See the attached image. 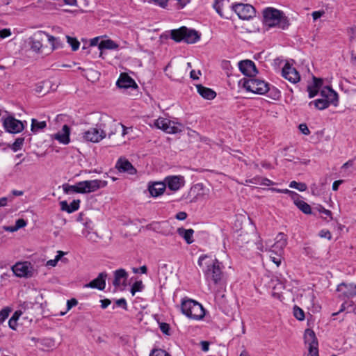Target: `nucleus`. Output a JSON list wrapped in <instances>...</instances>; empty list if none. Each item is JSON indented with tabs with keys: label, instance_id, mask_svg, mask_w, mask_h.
Returning <instances> with one entry per match:
<instances>
[{
	"label": "nucleus",
	"instance_id": "obj_1",
	"mask_svg": "<svg viewBox=\"0 0 356 356\" xmlns=\"http://www.w3.org/2000/svg\"><path fill=\"white\" fill-rule=\"evenodd\" d=\"M198 265L202 267L205 280L209 286L222 287L225 285L227 275L223 271L224 265L216 258L203 254L198 259Z\"/></svg>",
	"mask_w": 356,
	"mask_h": 356
},
{
	"label": "nucleus",
	"instance_id": "obj_2",
	"mask_svg": "<svg viewBox=\"0 0 356 356\" xmlns=\"http://www.w3.org/2000/svg\"><path fill=\"white\" fill-rule=\"evenodd\" d=\"M264 24L270 27H277L282 30L287 29L290 26L288 17L283 11L274 8H266L263 11Z\"/></svg>",
	"mask_w": 356,
	"mask_h": 356
},
{
	"label": "nucleus",
	"instance_id": "obj_3",
	"mask_svg": "<svg viewBox=\"0 0 356 356\" xmlns=\"http://www.w3.org/2000/svg\"><path fill=\"white\" fill-rule=\"evenodd\" d=\"M170 35L171 38L176 42L184 41L188 44L196 43L200 41L201 38L200 32L186 26L171 30Z\"/></svg>",
	"mask_w": 356,
	"mask_h": 356
},
{
	"label": "nucleus",
	"instance_id": "obj_4",
	"mask_svg": "<svg viewBox=\"0 0 356 356\" xmlns=\"http://www.w3.org/2000/svg\"><path fill=\"white\" fill-rule=\"evenodd\" d=\"M238 86L254 94L264 95L269 90V84L261 79L243 78L238 81Z\"/></svg>",
	"mask_w": 356,
	"mask_h": 356
},
{
	"label": "nucleus",
	"instance_id": "obj_5",
	"mask_svg": "<svg viewBox=\"0 0 356 356\" xmlns=\"http://www.w3.org/2000/svg\"><path fill=\"white\" fill-rule=\"evenodd\" d=\"M181 309L184 314L192 319L200 320L205 315L202 305L191 299L184 300L181 302Z\"/></svg>",
	"mask_w": 356,
	"mask_h": 356
},
{
	"label": "nucleus",
	"instance_id": "obj_6",
	"mask_svg": "<svg viewBox=\"0 0 356 356\" xmlns=\"http://www.w3.org/2000/svg\"><path fill=\"white\" fill-rule=\"evenodd\" d=\"M232 10L241 19L248 20L255 16L256 10L250 4L237 3L232 6Z\"/></svg>",
	"mask_w": 356,
	"mask_h": 356
},
{
	"label": "nucleus",
	"instance_id": "obj_7",
	"mask_svg": "<svg viewBox=\"0 0 356 356\" xmlns=\"http://www.w3.org/2000/svg\"><path fill=\"white\" fill-rule=\"evenodd\" d=\"M56 49V46H24L22 49L28 57L37 58L40 55H47Z\"/></svg>",
	"mask_w": 356,
	"mask_h": 356
},
{
	"label": "nucleus",
	"instance_id": "obj_8",
	"mask_svg": "<svg viewBox=\"0 0 356 356\" xmlns=\"http://www.w3.org/2000/svg\"><path fill=\"white\" fill-rule=\"evenodd\" d=\"M81 193H90L104 188L107 185V181L100 179L86 180L79 181Z\"/></svg>",
	"mask_w": 356,
	"mask_h": 356
},
{
	"label": "nucleus",
	"instance_id": "obj_9",
	"mask_svg": "<svg viewBox=\"0 0 356 356\" xmlns=\"http://www.w3.org/2000/svg\"><path fill=\"white\" fill-rule=\"evenodd\" d=\"M305 343L309 345L307 356H318V340L315 332L311 329H307L304 335Z\"/></svg>",
	"mask_w": 356,
	"mask_h": 356
},
{
	"label": "nucleus",
	"instance_id": "obj_10",
	"mask_svg": "<svg viewBox=\"0 0 356 356\" xmlns=\"http://www.w3.org/2000/svg\"><path fill=\"white\" fill-rule=\"evenodd\" d=\"M337 291L341 300L353 298L356 296V284L342 282L337 286Z\"/></svg>",
	"mask_w": 356,
	"mask_h": 356
},
{
	"label": "nucleus",
	"instance_id": "obj_11",
	"mask_svg": "<svg viewBox=\"0 0 356 356\" xmlns=\"http://www.w3.org/2000/svg\"><path fill=\"white\" fill-rule=\"evenodd\" d=\"M83 138L88 142L99 143L106 136V132L98 127H92L82 133Z\"/></svg>",
	"mask_w": 356,
	"mask_h": 356
},
{
	"label": "nucleus",
	"instance_id": "obj_12",
	"mask_svg": "<svg viewBox=\"0 0 356 356\" xmlns=\"http://www.w3.org/2000/svg\"><path fill=\"white\" fill-rule=\"evenodd\" d=\"M3 125L6 131L11 134L20 133L25 127L23 122L11 116L4 119Z\"/></svg>",
	"mask_w": 356,
	"mask_h": 356
},
{
	"label": "nucleus",
	"instance_id": "obj_13",
	"mask_svg": "<svg viewBox=\"0 0 356 356\" xmlns=\"http://www.w3.org/2000/svg\"><path fill=\"white\" fill-rule=\"evenodd\" d=\"M12 269L14 274L19 277H31L33 274V268L29 262L17 263Z\"/></svg>",
	"mask_w": 356,
	"mask_h": 356
},
{
	"label": "nucleus",
	"instance_id": "obj_14",
	"mask_svg": "<svg viewBox=\"0 0 356 356\" xmlns=\"http://www.w3.org/2000/svg\"><path fill=\"white\" fill-rule=\"evenodd\" d=\"M154 125L167 134H175L179 131V129L175 126V122L167 118H158L154 121Z\"/></svg>",
	"mask_w": 356,
	"mask_h": 356
},
{
	"label": "nucleus",
	"instance_id": "obj_15",
	"mask_svg": "<svg viewBox=\"0 0 356 356\" xmlns=\"http://www.w3.org/2000/svg\"><path fill=\"white\" fill-rule=\"evenodd\" d=\"M165 187L173 191H178L184 185V178L181 175L168 176L164 179Z\"/></svg>",
	"mask_w": 356,
	"mask_h": 356
},
{
	"label": "nucleus",
	"instance_id": "obj_16",
	"mask_svg": "<svg viewBox=\"0 0 356 356\" xmlns=\"http://www.w3.org/2000/svg\"><path fill=\"white\" fill-rule=\"evenodd\" d=\"M240 71L245 76L251 78L255 76L258 71L253 61L250 60H244L238 63Z\"/></svg>",
	"mask_w": 356,
	"mask_h": 356
},
{
	"label": "nucleus",
	"instance_id": "obj_17",
	"mask_svg": "<svg viewBox=\"0 0 356 356\" xmlns=\"http://www.w3.org/2000/svg\"><path fill=\"white\" fill-rule=\"evenodd\" d=\"M282 76L293 83H296L300 80V76L296 68L286 63L282 70Z\"/></svg>",
	"mask_w": 356,
	"mask_h": 356
},
{
	"label": "nucleus",
	"instance_id": "obj_18",
	"mask_svg": "<svg viewBox=\"0 0 356 356\" xmlns=\"http://www.w3.org/2000/svg\"><path fill=\"white\" fill-rule=\"evenodd\" d=\"M321 96L328 104L337 106L339 102L338 94L330 87H325L321 91Z\"/></svg>",
	"mask_w": 356,
	"mask_h": 356
},
{
	"label": "nucleus",
	"instance_id": "obj_19",
	"mask_svg": "<svg viewBox=\"0 0 356 356\" xmlns=\"http://www.w3.org/2000/svg\"><path fill=\"white\" fill-rule=\"evenodd\" d=\"M116 85L120 88H137L138 86L135 81L126 73H122L116 82Z\"/></svg>",
	"mask_w": 356,
	"mask_h": 356
},
{
	"label": "nucleus",
	"instance_id": "obj_20",
	"mask_svg": "<svg viewBox=\"0 0 356 356\" xmlns=\"http://www.w3.org/2000/svg\"><path fill=\"white\" fill-rule=\"evenodd\" d=\"M287 244V236L284 233H279L276 238L275 242L272 245L271 252L275 254H282L284 247Z\"/></svg>",
	"mask_w": 356,
	"mask_h": 356
},
{
	"label": "nucleus",
	"instance_id": "obj_21",
	"mask_svg": "<svg viewBox=\"0 0 356 356\" xmlns=\"http://www.w3.org/2000/svg\"><path fill=\"white\" fill-rule=\"evenodd\" d=\"M107 274L105 272L100 273L97 278L84 285L86 288L97 289L104 290L106 286V278Z\"/></svg>",
	"mask_w": 356,
	"mask_h": 356
},
{
	"label": "nucleus",
	"instance_id": "obj_22",
	"mask_svg": "<svg viewBox=\"0 0 356 356\" xmlns=\"http://www.w3.org/2000/svg\"><path fill=\"white\" fill-rule=\"evenodd\" d=\"M116 168L121 172H127L129 175H135L137 172L133 165L126 159H119L115 165Z\"/></svg>",
	"mask_w": 356,
	"mask_h": 356
},
{
	"label": "nucleus",
	"instance_id": "obj_23",
	"mask_svg": "<svg viewBox=\"0 0 356 356\" xmlns=\"http://www.w3.org/2000/svg\"><path fill=\"white\" fill-rule=\"evenodd\" d=\"M165 184L161 181L149 184L148 191L152 197H158L163 193L165 190Z\"/></svg>",
	"mask_w": 356,
	"mask_h": 356
},
{
	"label": "nucleus",
	"instance_id": "obj_24",
	"mask_svg": "<svg viewBox=\"0 0 356 356\" xmlns=\"http://www.w3.org/2000/svg\"><path fill=\"white\" fill-rule=\"evenodd\" d=\"M70 129L69 126L65 124L60 132H58L54 135V138L59 141V143L67 145L70 143Z\"/></svg>",
	"mask_w": 356,
	"mask_h": 356
},
{
	"label": "nucleus",
	"instance_id": "obj_25",
	"mask_svg": "<svg viewBox=\"0 0 356 356\" xmlns=\"http://www.w3.org/2000/svg\"><path fill=\"white\" fill-rule=\"evenodd\" d=\"M128 273L123 268H120L114 272V280L113 284L118 287L122 284L127 279Z\"/></svg>",
	"mask_w": 356,
	"mask_h": 356
},
{
	"label": "nucleus",
	"instance_id": "obj_26",
	"mask_svg": "<svg viewBox=\"0 0 356 356\" xmlns=\"http://www.w3.org/2000/svg\"><path fill=\"white\" fill-rule=\"evenodd\" d=\"M80 200H73L70 204H68L67 201H61L60 202V209L62 211H66L68 213H73L79 209V208Z\"/></svg>",
	"mask_w": 356,
	"mask_h": 356
},
{
	"label": "nucleus",
	"instance_id": "obj_27",
	"mask_svg": "<svg viewBox=\"0 0 356 356\" xmlns=\"http://www.w3.org/2000/svg\"><path fill=\"white\" fill-rule=\"evenodd\" d=\"M197 92L204 99L211 100L216 97V93L211 88L203 86L202 85H197Z\"/></svg>",
	"mask_w": 356,
	"mask_h": 356
},
{
	"label": "nucleus",
	"instance_id": "obj_28",
	"mask_svg": "<svg viewBox=\"0 0 356 356\" xmlns=\"http://www.w3.org/2000/svg\"><path fill=\"white\" fill-rule=\"evenodd\" d=\"M177 233L180 236L184 238L188 244H191L194 241L193 238L194 230L193 229H186L183 227H180L177 229Z\"/></svg>",
	"mask_w": 356,
	"mask_h": 356
},
{
	"label": "nucleus",
	"instance_id": "obj_29",
	"mask_svg": "<svg viewBox=\"0 0 356 356\" xmlns=\"http://www.w3.org/2000/svg\"><path fill=\"white\" fill-rule=\"evenodd\" d=\"M90 44H118L116 42L109 39L106 35L97 36L90 40Z\"/></svg>",
	"mask_w": 356,
	"mask_h": 356
},
{
	"label": "nucleus",
	"instance_id": "obj_30",
	"mask_svg": "<svg viewBox=\"0 0 356 356\" xmlns=\"http://www.w3.org/2000/svg\"><path fill=\"white\" fill-rule=\"evenodd\" d=\"M48 34L42 31H38L35 32L30 38L32 44H40L42 42H44Z\"/></svg>",
	"mask_w": 356,
	"mask_h": 356
},
{
	"label": "nucleus",
	"instance_id": "obj_31",
	"mask_svg": "<svg viewBox=\"0 0 356 356\" xmlns=\"http://www.w3.org/2000/svg\"><path fill=\"white\" fill-rule=\"evenodd\" d=\"M47 126L45 121L39 122L36 119H32L31 120V131L33 133H37L39 131L43 129Z\"/></svg>",
	"mask_w": 356,
	"mask_h": 356
},
{
	"label": "nucleus",
	"instance_id": "obj_32",
	"mask_svg": "<svg viewBox=\"0 0 356 356\" xmlns=\"http://www.w3.org/2000/svg\"><path fill=\"white\" fill-rule=\"evenodd\" d=\"M226 3H228L227 0H216L215 3L213 5V8L216 10V12L221 16L222 17L228 18L223 13V7L224 4Z\"/></svg>",
	"mask_w": 356,
	"mask_h": 356
},
{
	"label": "nucleus",
	"instance_id": "obj_33",
	"mask_svg": "<svg viewBox=\"0 0 356 356\" xmlns=\"http://www.w3.org/2000/svg\"><path fill=\"white\" fill-rule=\"evenodd\" d=\"M63 187L64 192L67 194H70V193H81V192L79 191V190L81 189L79 182H77L74 185H69V184L63 185Z\"/></svg>",
	"mask_w": 356,
	"mask_h": 356
},
{
	"label": "nucleus",
	"instance_id": "obj_34",
	"mask_svg": "<svg viewBox=\"0 0 356 356\" xmlns=\"http://www.w3.org/2000/svg\"><path fill=\"white\" fill-rule=\"evenodd\" d=\"M296 206L305 214L312 213V208L307 202L303 200H296Z\"/></svg>",
	"mask_w": 356,
	"mask_h": 356
},
{
	"label": "nucleus",
	"instance_id": "obj_35",
	"mask_svg": "<svg viewBox=\"0 0 356 356\" xmlns=\"http://www.w3.org/2000/svg\"><path fill=\"white\" fill-rule=\"evenodd\" d=\"M312 104H314L315 107L316 108H318V110H323V109H325L327 108L330 104H327V102L324 99H323L322 97L321 98H319V99H317L313 102H311L309 103V104L311 105Z\"/></svg>",
	"mask_w": 356,
	"mask_h": 356
},
{
	"label": "nucleus",
	"instance_id": "obj_36",
	"mask_svg": "<svg viewBox=\"0 0 356 356\" xmlns=\"http://www.w3.org/2000/svg\"><path fill=\"white\" fill-rule=\"evenodd\" d=\"M289 186L291 188H296L297 190H298L299 191H305L307 188V185L305 184V183H302V182H297L296 181H292L290 184H289Z\"/></svg>",
	"mask_w": 356,
	"mask_h": 356
},
{
	"label": "nucleus",
	"instance_id": "obj_37",
	"mask_svg": "<svg viewBox=\"0 0 356 356\" xmlns=\"http://www.w3.org/2000/svg\"><path fill=\"white\" fill-rule=\"evenodd\" d=\"M267 92L269 93L268 96L275 100L279 99L281 97L280 91L274 86L272 88L269 87V90Z\"/></svg>",
	"mask_w": 356,
	"mask_h": 356
},
{
	"label": "nucleus",
	"instance_id": "obj_38",
	"mask_svg": "<svg viewBox=\"0 0 356 356\" xmlns=\"http://www.w3.org/2000/svg\"><path fill=\"white\" fill-rule=\"evenodd\" d=\"M293 316L299 321L305 319L304 311L296 305L293 307Z\"/></svg>",
	"mask_w": 356,
	"mask_h": 356
},
{
	"label": "nucleus",
	"instance_id": "obj_39",
	"mask_svg": "<svg viewBox=\"0 0 356 356\" xmlns=\"http://www.w3.org/2000/svg\"><path fill=\"white\" fill-rule=\"evenodd\" d=\"M66 38L69 44H80L81 42L83 44H86L88 42V40L84 38H82L81 41H79L76 38H72L69 35H66Z\"/></svg>",
	"mask_w": 356,
	"mask_h": 356
},
{
	"label": "nucleus",
	"instance_id": "obj_40",
	"mask_svg": "<svg viewBox=\"0 0 356 356\" xmlns=\"http://www.w3.org/2000/svg\"><path fill=\"white\" fill-rule=\"evenodd\" d=\"M24 141V138H17L15 140L13 144L12 145V147H11L12 149L14 152H17V151L21 149L23 145Z\"/></svg>",
	"mask_w": 356,
	"mask_h": 356
},
{
	"label": "nucleus",
	"instance_id": "obj_41",
	"mask_svg": "<svg viewBox=\"0 0 356 356\" xmlns=\"http://www.w3.org/2000/svg\"><path fill=\"white\" fill-rule=\"evenodd\" d=\"M144 286L142 281H136L134 283L131 289V293L134 296L136 292L141 291Z\"/></svg>",
	"mask_w": 356,
	"mask_h": 356
},
{
	"label": "nucleus",
	"instance_id": "obj_42",
	"mask_svg": "<svg viewBox=\"0 0 356 356\" xmlns=\"http://www.w3.org/2000/svg\"><path fill=\"white\" fill-rule=\"evenodd\" d=\"M64 254V253L62 251H58V254L56 256L54 259H50L47 261L46 266H56L58 261L60 259L61 257Z\"/></svg>",
	"mask_w": 356,
	"mask_h": 356
},
{
	"label": "nucleus",
	"instance_id": "obj_43",
	"mask_svg": "<svg viewBox=\"0 0 356 356\" xmlns=\"http://www.w3.org/2000/svg\"><path fill=\"white\" fill-rule=\"evenodd\" d=\"M78 304V301L75 298H72L68 300L67 302V310L65 312H61L60 315L63 316L66 314L67 311L71 309L73 307L76 306Z\"/></svg>",
	"mask_w": 356,
	"mask_h": 356
},
{
	"label": "nucleus",
	"instance_id": "obj_44",
	"mask_svg": "<svg viewBox=\"0 0 356 356\" xmlns=\"http://www.w3.org/2000/svg\"><path fill=\"white\" fill-rule=\"evenodd\" d=\"M150 356H171V355L163 349H154L150 353Z\"/></svg>",
	"mask_w": 356,
	"mask_h": 356
},
{
	"label": "nucleus",
	"instance_id": "obj_45",
	"mask_svg": "<svg viewBox=\"0 0 356 356\" xmlns=\"http://www.w3.org/2000/svg\"><path fill=\"white\" fill-rule=\"evenodd\" d=\"M26 221L23 218H19L15 222V229L17 231L18 229L24 227L26 225Z\"/></svg>",
	"mask_w": 356,
	"mask_h": 356
},
{
	"label": "nucleus",
	"instance_id": "obj_46",
	"mask_svg": "<svg viewBox=\"0 0 356 356\" xmlns=\"http://www.w3.org/2000/svg\"><path fill=\"white\" fill-rule=\"evenodd\" d=\"M10 310L8 309H3L0 311V323H2L9 315Z\"/></svg>",
	"mask_w": 356,
	"mask_h": 356
},
{
	"label": "nucleus",
	"instance_id": "obj_47",
	"mask_svg": "<svg viewBox=\"0 0 356 356\" xmlns=\"http://www.w3.org/2000/svg\"><path fill=\"white\" fill-rule=\"evenodd\" d=\"M307 91L309 92V97L312 98L317 95L318 90V88H314L312 85H309L307 86Z\"/></svg>",
	"mask_w": 356,
	"mask_h": 356
},
{
	"label": "nucleus",
	"instance_id": "obj_48",
	"mask_svg": "<svg viewBox=\"0 0 356 356\" xmlns=\"http://www.w3.org/2000/svg\"><path fill=\"white\" fill-rule=\"evenodd\" d=\"M161 331L165 334H169L170 325L166 323H161L159 325Z\"/></svg>",
	"mask_w": 356,
	"mask_h": 356
},
{
	"label": "nucleus",
	"instance_id": "obj_49",
	"mask_svg": "<svg viewBox=\"0 0 356 356\" xmlns=\"http://www.w3.org/2000/svg\"><path fill=\"white\" fill-rule=\"evenodd\" d=\"M323 84V80L321 79H318L316 77H313V84L312 85L316 88H318V90L320 89Z\"/></svg>",
	"mask_w": 356,
	"mask_h": 356
},
{
	"label": "nucleus",
	"instance_id": "obj_50",
	"mask_svg": "<svg viewBox=\"0 0 356 356\" xmlns=\"http://www.w3.org/2000/svg\"><path fill=\"white\" fill-rule=\"evenodd\" d=\"M115 304L118 307H121L125 310L127 309V301L124 298H120L115 301Z\"/></svg>",
	"mask_w": 356,
	"mask_h": 356
},
{
	"label": "nucleus",
	"instance_id": "obj_51",
	"mask_svg": "<svg viewBox=\"0 0 356 356\" xmlns=\"http://www.w3.org/2000/svg\"><path fill=\"white\" fill-rule=\"evenodd\" d=\"M346 302L348 312H354L356 308V305H355L354 302L353 300H347Z\"/></svg>",
	"mask_w": 356,
	"mask_h": 356
},
{
	"label": "nucleus",
	"instance_id": "obj_52",
	"mask_svg": "<svg viewBox=\"0 0 356 356\" xmlns=\"http://www.w3.org/2000/svg\"><path fill=\"white\" fill-rule=\"evenodd\" d=\"M276 254V257L270 254V258L271 259L272 261H273L277 266H279L280 264H281V254Z\"/></svg>",
	"mask_w": 356,
	"mask_h": 356
},
{
	"label": "nucleus",
	"instance_id": "obj_53",
	"mask_svg": "<svg viewBox=\"0 0 356 356\" xmlns=\"http://www.w3.org/2000/svg\"><path fill=\"white\" fill-rule=\"evenodd\" d=\"M299 129L305 135H309L310 134V131L306 124H300L299 125Z\"/></svg>",
	"mask_w": 356,
	"mask_h": 356
},
{
	"label": "nucleus",
	"instance_id": "obj_54",
	"mask_svg": "<svg viewBox=\"0 0 356 356\" xmlns=\"http://www.w3.org/2000/svg\"><path fill=\"white\" fill-rule=\"evenodd\" d=\"M352 168L354 170L356 169V167L355 166V161H354V160H349V161H348L346 163H345L342 165V168L347 169V168Z\"/></svg>",
	"mask_w": 356,
	"mask_h": 356
},
{
	"label": "nucleus",
	"instance_id": "obj_55",
	"mask_svg": "<svg viewBox=\"0 0 356 356\" xmlns=\"http://www.w3.org/2000/svg\"><path fill=\"white\" fill-rule=\"evenodd\" d=\"M17 321L16 320L15 317H11L8 321V325L10 328L15 330L17 327Z\"/></svg>",
	"mask_w": 356,
	"mask_h": 356
},
{
	"label": "nucleus",
	"instance_id": "obj_56",
	"mask_svg": "<svg viewBox=\"0 0 356 356\" xmlns=\"http://www.w3.org/2000/svg\"><path fill=\"white\" fill-rule=\"evenodd\" d=\"M11 34V32L10 29H4L2 30H0V38H5L6 37L10 36Z\"/></svg>",
	"mask_w": 356,
	"mask_h": 356
},
{
	"label": "nucleus",
	"instance_id": "obj_57",
	"mask_svg": "<svg viewBox=\"0 0 356 356\" xmlns=\"http://www.w3.org/2000/svg\"><path fill=\"white\" fill-rule=\"evenodd\" d=\"M99 52V56L101 57L102 54V50L104 49H114L118 47V46H97Z\"/></svg>",
	"mask_w": 356,
	"mask_h": 356
},
{
	"label": "nucleus",
	"instance_id": "obj_58",
	"mask_svg": "<svg viewBox=\"0 0 356 356\" xmlns=\"http://www.w3.org/2000/svg\"><path fill=\"white\" fill-rule=\"evenodd\" d=\"M319 236L322 238H327L331 239L332 235L328 230H321L319 233Z\"/></svg>",
	"mask_w": 356,
	"mask_h": 356
},
{
	"label": "nucleus",
	"instance_id": "obj_59",
	"mask_svg": "<svg viewBox=\"0 0 356 356\" xmlns=\"http://www.w3.org/2000/svg\"><path fill=\"white\" fill-rule=\"evenodd\" d=\"M176 219L184 220L187 218V213L184 211H179L175 216Z\"/></svg>",
	"mask_w": 356,
	"mask_h": 356
},
{
	"label": "nucleus",
	"instance_id": "obj_60",
	"mask_svg": "<svg viewBox=\"0 0 356 356\" xmlns=\"http://www.w3.org/2000/svg\"><path fill=\"white\" fill-rule=\"evenodd\" d=\"M356 28H352L350 29V41L351 42H356Z\"/></svg>",
	"mask_w": 356,
	"mask_h": 356
},
{
	"label": "nucleus",
	"instance_id": "obj_61",
	"mask_svg": "<svg viewBox=\"0 0 356 356\" xmlns=\"http://www.w3.org/2000/svg\"><path fill=\"white\" fill-rule=\"evenodd\" d=\"M291 199L293 200L294 202V204L296 205V202L297 201L296 200H301L300 199V195L298 194L297 193L294 192V191H292L291 195H290Z\"/></svg>",
	"mask_w": 356,
	"mask_h": 356
},
{
	"label": "nucleus",
	"instance_id": "obj_62",
	"mask_svg": "<svg viewBox=\"0 0 356 356\" xmlns=\"http://www.w3.org/2000/svg\"><path fill=\"white\" fill-rule=\"evenodd\" d=\"M100 302L101 307L102 309H106L111 303V301L109 299L101 300Z\"/></svg>",
	"mask_w": 356,
	"mask_h": 356
},
{
	"label": "nucleus",
	"instance_id": "obj_63",
	"mask_svg": "<svg viewBox=\"0 0 356 356\" xmlns=\"http://www.w3.org/2000/svg\"><path fill=\"white\" fill-rule=\"evenodd\" d=\"M48 42H50V43H54V42H56V43H59L60 41L58 40V38H55L54 36H51V35H48V36L47 37V38Z\"/></svg>",
	"mask_w": 356,
	"mask_h": 356
},
{
	"label": "nucleus",
	"instance_id": "obj_64",
	"mask_svg": "<svg viewBox=\"0 0 356 356\" xmlns=\"http://www.w3.org/2000/svg\"><path fill=\"white\" fill-rule=\"evenodd\" d=\"M342 182H343L342 180H337V181H334V183L332 184V190L334 191H337L339 188V186L342 184Z\"/></svg>",
	"mask_w": 356,
	"mask_h": 356
}]
</instances>
